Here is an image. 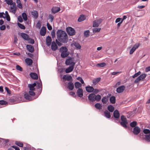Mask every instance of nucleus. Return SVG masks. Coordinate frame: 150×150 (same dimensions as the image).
I'll list each match as a JSON object with an SVG mask.
<instances>
[{"instance_id":"13d9d810","label":"nucleus","mask_w":150,"mask_h":150,"mask_svg":"<svg viewBox=\"0 0 150 150\" xmlns=\"http://www.w3.org/2000/svg\"><path fill=\"white\" fill-rule=\"evenodd\" d=\"M143 132L145 134H149L150 133V130L148 129H144L143 130Z\"/></svg>"},{"instance_id":"79ce46f5","label":"nucleus","mask_w":150,"mask_h":150,"mask_svg":"<svg viewBox=\"0 0 150 150\" xmlns=\"http://www.w3.org/2000/svg\"><path fill=\"white\" fill-rule=\"evenodd\" d=\"M15 144L20 147H22L23 146V143L22 142H20L16 141L15 142Z\"/></svg>"},{"instance_id":"39448f33","label":"nucleus","mask_w":150,"mask_h":150,"mask_svg":"<svg viewBox=\"0 0 150 150\" xmlns=\"http://www.w3.org/2000/svg\"><path fill=\"white\" fill-rule=\"evenodd\" d=\"M146 74H142L140 75L134 80L135 83H138L140 81L143 80L146 77Z\"/></svg>"},{"instance_id":"b1692460","label":"nucleus","mask_w":150,"mask_h":150,"mask_svg":"<svg viewBox=\"0 0 150 150\" xmlns=\"http://www.w3.org/2000/svg\"><path fill=\"white\" fill-rule=\"evenodd\" d=\"M26 47L27 49L30 52H34V48L31 45H26Z\"/></svg>"},{"instance_id":"864d4df0","label":"nucleus","mask_w":150,"mask_h":150,"mask_svg":"<svg viewBox=\"0 0 150 150\" xmlns=\"http://www.w3.org/2000/svg\"><path fill=\"white\" fill-rule=\"evenodd\" d=\"M7 104V102L4 100H0V104L1 105H6Z\"/></svg>"},{"instance_id":"6e6552de","label":"nucleus","mask_w":150,"mask_h":150,"mask_svg":"<svg viewBox=\"0 0 150 150\" xmlns=\"http://www.w3.org/2000/svg\"><path fill=\"white\" fill-rule=\"evenodd\" d=\"M62 78L65 81H69L70 82L72 81L73 79L72 76L70 75H64Z\"/></svg>"},{"instance_id":"58836bf2","label":"nucleus","mask_w":150,"mask_h":150,"mask_svg":"<svg viewBox=\"0 0 150 150\" xmlns=\"http://www.w3.org/2000/svg\"><path fill=\"white\" fill-rule=\"evenodd\" d=\"M137 125V122L136 121H134L130 123V125L132 127H135Z\"/></svg>"},{"instance_id":"7c9ffc66","label":"nucleus","mask_w":150,"mask_h":150,"mask_svg":"<svg viewBox=\"0 0 150 150\" xmlns=\"http://www.w3.org/2000/svg\"><path fill=\"white\" fill-rule=\"evenodd\" d=\"M85 19V16L83 15H81L78 19V21L79 22H81Z\"/></svg>"},{"instance_id":"4c0bfd02","label":"nucleus","mask_w":150,"mask_h":150,"mask_svg":"<svg viewBox=\"0 0 150 150\" xmlns=\"http://www.w3.org/2000/svg\"><path fill=\"white\" fill-rule=\"evenodd\" d=\"M95 101L96 100L97 101H99L101 99V96L99 95H95Z\"/></svg>"},{"instance_id":"c756f323","label":"nucleus","mask_w":150,"mask_h":150,"mask_svg":"<svg viewBox=\"0 0 150 150\" xmlns=\"http://www.w3.org/2000/svg\"><path fill=\"white\" fill-rule=\"evenodd\" d=\"M128 122L127 121H122L120 122V125L126 128L127 127V125Z\"/></svg>"},{"instance_id":"0eeeda50","label":"nucleus","mask_w":150,"mask_h":150,"mask_svg":"<svg viewBox=\"0 0 150 150\" xmlns=\"http://www.w3.org/2000/svg\"><path fill=\"white\" fill-rule=\"evenodd\" d=\"M102 21V19H101L95 20L93 22V26L95 27H98Z\"/></svg>"},{"instance_id":"052dcab7","label":"nucleus","mask_w":150,"mask_h":150,"mask_svg":"<svg viewBox=\"0 0 150 150\" xmlns=\"http://www.w3.org/2000/svg\"><path fill=\"white\" fill-rule=\"evenodd\" d=\"M47 28L49 30H51L52 28V26L50 25V24L48 23H47Z\"/></svg>"},{"instance_id":"ddd939ff","label":"nucleus","mask_w":150,"mask_h":150,"mask_svg":"<svg viewBox=\"0 0 150 150\" xmlns=\"http://www.w3.org/2000/svg\"><path fill=\"white\" fill-rule=\"evenodd\" d=\"M51 48L52 50L53 51H55L57 49V46L54 41H52V43Z\"/></svg>"},{"instance_id":"6e6d98bb","label":"nucleus","mask_w":150,"mask_h":150,"mask_svg":"<svg viewBox=\"0 0 150 150\" xmlns=\"http://www.w3.org/2000/svg\"><path fill=\"white\" fill-rule=\"evenodd\" d=\"M77 79L80 81L82 84L84 83V82L81 77H78L77 78Z\"/></svg>"},{"instance_id":"dca6fc26","label":"nucleus","mask_w":150,"mask_h":150,"mask_svg":"<svg viewBox=\"0 0 150 150\" xmlns=\"http://www.w3.org/2000/svg\"><path fill=\"white\" fill-rule=\"evenodd\" d=\"M31 14L35 19H36L38 18V15L37 11L35 10H33L31 12Z\"/></svg>"},{"instance_id":"c03bdc74","label":"nucleus","mask_w":150,"mask_h":150,"mask_svg":"<svg viewBox=\"0 0 150 150\" xmlns=\"http://www.w3.org/2000/svg\"><path fill=\"white\" fill-rule=\"evenodd\" d=\"M22 16L23 19L25 21H26L27 20V17L26 13H23L22 14Z\"/></svg>"},{"instance_id":"49530a36","label":"nucleus","mask_w":150,"mask_h":150,"mask_svg":"<svg viewBox=\"0 0 150 150\" xmlns=\"http://www.w3.org/2000/svg\"><path fill=\"white\" fill-rule=\"evenodd\" d=\"M27 40H28V41L29 43L31 44H33L35 42V41L33 39L30 38H29Z\"/></svg>"},{"instance_id":"20e7f679","label":"nucleus","mask_w":150,"mask_h":150,"mask_svg":"<svg viewBox=\"0 0 150 150\" xmlns=\"http://www.w3.org/2000/svg\"><path fill=\"white\" fill-rule=\"evenodd\" d=\"M68 34L71 36L74 35L76 32L74 29L71 27H68L66 29Z\"/></svg>"},{"instance_id":"2f4dec72","label":"nucleus","mask_w":150,"mask_h":150,"mask_svg":"<svg viewBox=\"0 0 150 150\" xmlns=\"http://www.w3.org/2000/svg\"><path fill=\"white\" fill-rule=\"evenodd\" d=\"M95 106L96 108L98 110H100L102 109V106L100 103H96L95 104Z\"/></svg>"},{"instance_id":"3c124183","label":"nucleus","mask_w":150,"mask_h":150,"mask_svg":"<svg viewBox=\"0 0 150 150\" xmlns=\"http://www.w3.org/2000/svg\"><path fill=\"white\" fill-rule=\"evenodd\" d=\"M16 68L17 70L22 71H23L22 68L19 65H17L16 66Z\"/></svg>"},{"instance_id":"473e14b6","label":"nucleus","mask_w":150,"mask_h":150,"mask_svg":"<svg viewBox=\"0 0 150 150\" xmlns=\"http://www.w3.org/2000/svg\"><path fill=\"white\" fill-rule=\"evenodd\" d=\"M115 97L114 96H112L110 97V100L112 103L114 104L115 102Z\"/></svg>"},{"instance_id":"4be33fe9","label":"nucleus","mask_w":150,"mask_h":150,"mask_svg":"<svg viewBox=\"0 0 150 150\" xmlns=\"http://www.w3.org/2000/svg\"><path fill=\"white\" fill-rule=\"evenodd\" d=\"M24 98L28 101L32 100V98L31 96L28 95L27 93H25L24 95Z\"/></svg>"},{"instance_id":"7ed1b4c3","label":"nucleus","mask_w":150,"mask_h":150,"mask_svg":"<svg viewBox=\"0 0 150 150\" xmlns=\"http://www.w3.org/2000/svg\"><path fill=\"white\" fill-rule=\"evenodd\" d=\"M31 85L34 87L35 86L36 87L37 89L38 90V94H40L41 93L42 88L41 81L40 80L39 82L36 81L35 82H34L33 84H31Z\"/></svg>"},{"instance_id":"680f3d73","label":"nucleus","mask_w":150,"mask_h":150,"mask_svg":"<svg viewBox=\"0 0 150 150\" xmlns=\"http://www.w3.org/2000/svg\"><path fill=\"white\" fill-rule=\"evenodd\" d=\"M29 94L31 96H34L35 95V93L33 91H29Z\"/></svg>"},{"instance_id":"a18cd8bd","label":"nucleus","mask_w":150,"mask_h":150,"mask_svg":"<svg viewBox=\"0 0 150 150\" xmlns=\"http://www.w3.org/2000/svg\"><path fill=\"white\" fill-rule=\"evenodd\" d=\"M18 27L21 29H25V26L21 23H18Z\"/></svg>"},{"instance_id":"5701e85b","label":"nucleus","mask_w":150,"mask_h":150,"mask_svg":"<svg viewBox=\"0 0 150 150\" xmlns=\"http://www.w3.org/2000/svg\"><path fill=\"white\" fill-rule=\"evenodd\" d=\"M67 87L70 90H72L74 88V85L72 81L69 82L67 84Z\"/></svg>"},{"instance_id":"412c9836","label":"nucleus","mask_w":150,"mask_h":150,"mask_svg":"<svg viewBox=\"0 0 150 150\" xmlns=\"http://www.w3.org/2000/svg\"><path fill=\"white\" fill-rule=\"evenodd\" d=\"M74 66H73V65L67 68L66 69L65 71V72L67 73H68L71 72L73 71L74 69Z\"/></svg>"},{"instance_id":"de8ad7c7","label":"nucleus","mask_w":150,"mask_h":150,"mask_svg":"<svg viewBox=\"0 0 150 150\" xmlns=\"http://www.w3.org/2000/svg\"><path fill=\"white\" fill-rule=\"evenodd\" d=\"M140 45V44L139 43H136L133 47L135 50H136L138 48Z\"/></svg>"},{"instance_id":"9b49d317","label":"nucleus","mask_w":150,"mask_h":150,"mask_svg":"<svg viewBox=\"0 0 150 150\" xmlns=\"http://www.w3.org/2000/svg\"><path fill=\"white\" fill-rule=\"evenodd\" d=\"M95 94L92 93L90 94L88 96V100L91 101L93 102L95 101Z\"/></svg>"},{"instance_id":"338daca9","label":"nucleus","mask_w":150,"mask_h":150,"mask_svg":"<svg viewBox=\"0 0 150 150\" xmlns=\"http://www.w3.org/2000/svg\"><path fill=\"white\" fill-rule=\"evenodd\" d=\"M6 26L5 25H2L0 27V29L1 30H4L6 29Z\"/></svg>"},{"instance_id":"9d476101","label":"nucleus","mask_w":150,"mask_h":150,"mask_svg":"<svg viewBox=\"0 0 150 150\" xmlns=\"http://www.w3.org/2000/svg\"><path fill=\"white\" fill-rule=\"evenodd\" d=\"M140 128L138 126H136L133 129V132L134 135L138 134L140 132Z\"/></svg>"},{"instance_id":"f257e3e1","label":"nucleus","mask_w":150,"mask_h":150,"mask_svg":"<svg viewBox=\"0 0 150 150\" xmlns=\"http://www.w3.org/2000/svg\"><path fill=\"white\" fill-rule=\"evenodd\" d=\"M57 36L60 42L65 43L68 41V36L65 31L61 30H58L57 32Z\"/></svg>"},{"instance_id":"72a5a7b5","label":"nucleus","mask_w":150,"mask_h":150,"mask_svg":"<svg viewBox=\"0 0 150 150\" xmlns=\"http://www.w3.org/2000/svg\"><path fill=\"white\" fill-rule=\"evenodd\" d=\"M108 109L109 112H112L114 110V108L112 105H110L108 106Z\"/></svg>"},{"instance_id":"4468645a","label":"nucleus","mask_w":150,"mask_h":150,"mask_svg":"<svg viewBox=\"0 0 150 150\" xmlns=\"http://www.w3.org/2000/svg\"><path fill=\"white\" fill-rule=\"evenodd\" d=\"M77 94L78 96L80 98L82 97L83 96V92L82 88H79L77 91Z\"/></svg>"},{"instance_id":"f704fd0d","label":"nucleus","mask_w":150,"mask_h":150,"mask_svg":"<svg viewBox=\"0 0 150 150\" xmlns=\"http://www.w3.org/2000/svg\"><path fill=\"white\" fill-rule=\"evenodd\" d=\"M74 86L76 88H79V87H80L81 86V84L79 82H77L74 83Z\"/></svg>"},{"instance_id":"2eb2a0df","label":"nucleus","mask_w":150,"mask_h":150,"mask_svg":"<svg viewBox=\"0 0 150 150\" xmlns=\"http://www.w3.org/2000/svg\"><path fill=\"white\" fill-rule=\"evenodd\" d=\"M125 88V87L124 86H121L117 88L116 91L119 93L122 92Z\"/></svg>"},{"instance_id":"bb28decb","label":"nucleus","mask_w":150,"mask_h":150,"mask_svg":"<svg viewBox=\"0 0 150 150\" xmlns=\"http://www.w3.org/2000/svg\"><path fill=\"white\" fill-rule=\"evenodd\" d=\"M21 35L22 37L25 40H27L29 38L28 35L27 34L24 33H21Z\"/></svg>"},{"instance_id":"37998d69","label":"nucleus","mask_w":150,"mask_h":150,"mask_svg":"<svg viewBox=\"0 0 150 150\" xmlns=\"http://www.w3.org/2000/svg\"><path fill=\"white\" fill-rule=\"evenodd\" d=\"M108 99L105 96L102 99L101 101L103 103L105 104L107 103L108 101Z\"/></svg>"},{"instance_id":"a211bd4d","label":"nucleus","mask_w":150,"mask_h":150,"mask_svg":"<svg viewBox=\"0 0 150 150\" xmlns=\"http://www.w3.org/2000/svg\"><path fill=\"white\" fill-rule=\"evenodd\" d=\"M60 8L59 7L54 6L52 9V11L53 13H55L58 12L60 10Z\"/></svg>"},{"instance_id":"a19ab883","label":"nucleus","mask_w":150,"mask_h":150,"mask_svg":"<svg viewBox=\"0 0 150 150\" xmlns=\"http://www.w3.org/2000/svg\"><path fill=\"white\" fill-rule=\"evenodd\" d=\"M89 32L90 31L89 30H87L86 31H85L84 33V36L85 37H88L89 35Z\"/></svg>"},{"instance_id":"e2e57ef3","label":"nucleus","mask_w":150,"mask_h":150,"mask_svg":"<svg viewBox=\"0 0 150 150\" xmlns=\"http://www.w3.org/2000/svg\"><path fill=\"white\" fill-rule=\"evenodd\" d=\"M135 50H135V49L132 47L129 51L130 54H132Z\"/></svg>"},{"instance_id":"aec40b11","label":"nucleus","mask_w":150,"mask_h":150,"mask_svg":"<svg viewBox=\"0 0 150 150\" xmlns=\"http://www.w3.org/2000/svg\"><path fill=\"white\" fill-rule=\"evenodd\" d=\"M25 61L26 63L29 66L31 65L33 63L32 60L29 58H26L25 60Z\"/></svg>"},{"instance_id":"69168bd1","label":"nucleus","mask_w":150,"mask_h":150,"mask_svg":"<svg viewBox=\"0 0 150 150\" xmlns=\"http://www.w3.org/2000/svg\"><path fill=\"white\" fill-rule=\"evenodd\" d=\"M5 89L6 91L7 92L8 94H10L11 93V91L8 88L6 87L5 88Z\"/></svg>"},{"instance_id":"f3484780","label":"nucleus","mask_w":150,"mask_h":150,"mask_svg":"<svg viewBox=\"0 0 150 150\" xmlns=\"http://www.w3.org/2000/svg\"><path fill=\"white\" fill-rule=\"evenodd\" d=\"M86 90L88 93H91L93 92L94 88L92 86H88L86 87Z\"/></svg>"},{"instance_id":"5fc2aeb1","label":"nucleus","mask_w":150,"mask_h":150,"mask_svg":"<svg viewBox=\"0 0 150 150\" xmlns=\"http://www.w3.org/2000/svg\"><path fill=\"white\" fill-rule=\"evenodd\" d=\"M51 35L52 38H54L55 37V33L54 30H53L51 32Z\"/></svg>"},{"instance_id":"c9c22d12","label":"nucleus","mask_w":150,"mask_h":150,"mask_svg":"<svg viewBox=\"0 0 150 150\" xmlns=\"http://www.w3.org/2000/svg\"><path fill=\"white\" fill-rule=\"evenodd\" d=\"M6 3L8 5H12L13 2L12 0H4Z\"/></svg>"},{"instance_id":"ea45409f","label":"nucleus","mask_w":150,"mask_h":150,"mask_svg":"<svg viewBox=\"0 0 150 150\" xmlns=\"http://www.w3.org/2000/svg\"><path fill=\"white\" fill-rule=\"evenodd\" d=\"M74 44V45L76 48L77 49H81V46L79 43L75 42Z\"/></svg>"},{"instance_id":"393cba45","label":"nucleus","mask_w":150,"mask_h":150,"mask_svg":"<svg viewBox=\"0 0 150 150\" xmlns=\"http://www.w3.org/2000/svg\"><path fill=\"white\" fill-rule=\"evenodd\" d=\"M30 75L33 79H38V76L36 73H31L30 74Z\"/></svg>"},{"instance_id":"8fccbe9b","label":"nucleus","mask_w":150,"mask_h":150,"mask_svg":"<svg viewBox=\"0 0 150 150\" xmlns=\"http://www.w3.org/2000/svg\"><path fill=\"white\" fill-rule=\"evenodd\" d=\"M145 139L148 142H150V134L145 135Z\"/></svg>"},{"instance_id":"0e129e2a","label":"nucleus","mask_w":150,"mask_h":150,"mask_svg":"<svg viewBox=\"0 0 150 150\" xmlns=\"http://www.w3.org/2000/svg\"><path fill=\"white\" fill-rule=\"evenodd\" d=\"M98 65L101 67H103L105 66V63H102L100 64H98Z\"/></svg>"},{"instance_id":"09e8293b","label":"nucleus","mask_w":150,"mask_h":150,"mask_svg":"<svg viewBox=\"0 0 150 150\" xmlns=\"http://www.w3.org/2000/svg\"><path fill=\"white\" fill-rule=\"evenodd\" d=\"M28 87L29 88V89L30 90L32 91H34L35 89V88H34V87L31 85V84H29L28 85Z\"/></svg>"},{"instance_id":"774afa93","label":"nucleus","mask_w":150,"mask_h":150,"mask_svg":"<svg viewBox=\"0 0 150 150\" xmlns=\"http://www.w3.org/2000/svg\"><path fill=\"white\" fill-rule=\"evenodd\" d=\"M49 18L50 19L51 22H52L54 19V17L53 16L50 14L49 15Z\"/></svg>"},{"instance_id":"bf43d9fd","label":"nucleus","mask_w":150,"mask_h":150,"mask_svg":"<svg viewBox=\"0 0 150 150\" xmlns=\"http://www.w3.org/2000/svg\"><path fill=\"white\" fill-rule=\"evenodd\" d=\"M121 120L122 121H127V119L124 115H122L121 117Z\"/></svg>"},{"instance_id":"1a4fd4ad","label":"nucleus","mask_w":150,"mask_h":150,"mask_svg":"<svg viewBox=\"0 0 150 150\" xmlns=\"http://www.w3.org/2000/svg\"><path fill=\"white\" fill-rule=\"evenodd\" d=\"M16 3L13 2V4L12 5V6L10 7V8L9 11L10 12L15 14L16 11Z\"/></svg>"},{"instance_id":"cd10ccee","label":"nucleus","mask_w":150,"mask_h":150,"mask_svg":"<svg viewBox=\"0 0 150 150\" xmlns=\"http://www.w3.org/2000/svg\"><path fill=\"white\" fill-rule=\"evenodd\" d=\"M104 116L106 118H109L110 117V113L107 110L105 111L104 112Z\"/></svg>"},{"instance_id":"c85d7f7f","label":"nucleus","mask_w":150,"mask_h":150,"mask_svg":"<svg viewBox=\"0 0 150 150\" xmlns=\"http://www.w3.org/2000/svg\"><path fill=\"white\" fill-rule=\"evenodd\" d=\"M4 15H5L4 17H5V18H6L7 20L8 21H10V18L7 11H5Z\"/></svg>"},{"instance_id":"4d7b16f0","label":"nucleus","mask_w":150,"mask_h":150,"mask_svg":"<svg viewBox=\"0 0 150 150\" xmlns=\"http://www.w3.org/2000/svg\"><path fill=\"white\" fill-rule=\"evenodd\" d=\"M100 30V28H94L93 29V31L94 33L99 32Z\"/></svg>"},{"instance_id":"a878e982","label":"nucleus","mask_w":150,"mask_h":150,"mask_svg":"<svg viewBox=\"0 0 150 150\" xmlns=\"http://www.w3.org/2000/svg\"><path fill=\"white\" fill-rule=\"evenodd\" d=\"M113 116L115 118H118L120 117V113L117 110H115L113 112Z\"/></svg>"},{"instance_id":"f03ea898","label":"nucleus","mask_w":150,"mask_h":150,"mask_svg":"<svg viewBox=\"0 0 150 150\" xmlns=\"http://www.w3.org/2000/svg\"><path fill=\"white\" fill-rule=\"evenodd\" d=\"M67 51L68 49L66 47H62L60 48V51L61 52V56L62 58H65L69 55Z\"/></svg>"},{"instance_id":"6ab92c4d","label":"nucleus","mask_w":150,"mask_h":150,"mask_svg":"<svg viewBox=\"0 0 150 150\" xmlns=\"http://www.w3.org/2000/svg\"><path fill=\"white\" fill-rule=\"evenodd\" d=\"M52 39L51 37L50 36H48L46 38V42L47 45L49 46L51 45V43Z\"/></svg>"},{"instance_id":"e433bc0d","label":"nucleus","mask_w":150,"mask_h":150,"mask_svg":"<svg viewBox=\"0 0 150 150\" xmlns=\"http://www.w3.org/2000/svg\"><path fill=\"white\" fill-rule=\"evenodd\" d=\"M101 78L100 77L97 78L96 79L93 80V84H95L98 82L100 80Z\"/></svg>"},{"instance_id":"f8f14e48","label":"nucleus","mask_w":150,"mask_h":150,"mask_svg":"<svg viewBox=\"0 0 150 150\" xmlns=\"http://www.w3.org/2000/svg\"><path fill=\"white\" fill-rule=\"evenodd\" d=\"M46 33V28L44 26H42L40 31V35L42 36H44L45 35Z\"/></svg>"},{"instance_id":"603ef678","label":"nucleus","mask_w":150,"mask_h":150,"mask_svg":"<svg viewBox=\"0 0 150 150\" xmlns=\"http://www.w3.org/2000/svg\"><path fill=\"white\" fill-rule=\"evenodd\" d=\"M141 74V72L140 71H139L137 73H136L134 74V75L132 76V77L133 78H135L140 75Z\"/></svg>"},{"instance_id":"423d86ee","label":"nucleus","mask_w":150,"mask_h":150,"mask_svg":"<svg viewBox=\"0 0 150 150\" xmlns=\"http://www.w3.org/2000/svg\"><path fill=\"white\" fill-rule=\"evenodd\" d=\"M65 63L67 65H71V66H74L75 64V63L73 62V60L71 57L68 58L66 60Z\"/></svg>"}]
</instances>
